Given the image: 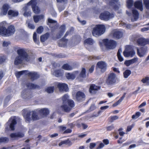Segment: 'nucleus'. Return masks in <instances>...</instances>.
Wrapping results in <instances>:
<instances>
[{"label": "nucleus", "instance_id": "nucleus-1", "mask_svg": "<svg viewBox=\"0 0 149 149\" xmlns=\"http://www.w3.org/2000/svg\"><path fill=\"white\" fill-rule=\"evenodd\" d=\"M27 49L24 48L18 49L17 51L18 56L15 58V65H26L30 60V57L27 53Z\"/></svg>", "mask_w": 149, "mask_h": 149}, {"label": "nucleus", "instance_id": "nucleus-2", "mask_svg": "<svg viewBox=\"0 0 149 149\" xmlns=\"http://www.w3.org/2000/svg\"><path fill=\"white\" fill-rule=\"evenodd\" d=\"M69 98V96L67 94H65L62 97L63 103L64 104L61 105V107L63 110L65 112L70 111L75 106L74 101Z\"/></svg>", "mask_w": 149, "mask_h": 149}, {"label": "nucleus", "instance_id": "nucleus-3", "mask_svg": "<svg viewBox=\"0 0 149 149\" xmlns=\"http://www.w3.org/2000/svg\"><path fill=\"white\" fill-rule=\"evenodd\" d=\"M93 27L92 34L95 37L99 36L103 34L106 30L105 26L102 24L93 25L91 26Z\"/></svg>", "mask_w": 149, "mask_h": 149}, {"label": "nucleus", "instance_id": "nucleus-4", "mask_svg": "<svg viewBox=\"0 0 149 149\" xmlns=\"http://www.w3.org/2000/svg\"><path fill=\"white\" fill-rule=\"evenodd\" d=\"M118 81L116 74L113 72L109 74L105 80V83L108 85L112 86Z\"/></svg>", "mask_w": 149, "mask_h": 149}, {"label": "nucleus", "instance_id": "nucleus-5", "mask_svg": "<svg viewBox=\"0 0 149 149\" xmlns=\"http://www.w3.org/2000/svg\"><path fill=\"white\" fill-rule=\"evenodd\" d=\"M125 56L126 57H132L135 54V52L133 47L130 46H127L123 52Z\"/></svg>", "mask_w": 149, "mask_h": 149}, {"label": "nucleus", "instance_id": "nucleus-6", "mask_svg": "<svg viewBox=\"0 0 149 149\" xmlns=\"http://www.w3.org/2000/svg\"><path fill=\"white\" fill-rule=\"evenodd\" d=\"M38 2V0H31L28 3L30 6L31 5L33 11L37 14L40 13V8L37 5Z\"/></svg>", "mask_w": 149, "mask_h": 149}, {"label": "nucleus", "instance_id": "nucleus-7", "mask_svg": "<svg viewBox=\"0 0 149 149\" xmlns=\"http://www.w3.org/2000/svg\"><path fill=\"white\" fill-rule=\"evenodd\" d=\"M75 97L76 101L81 102L85 100L86 95L84 92L79 91L76 93Z\"/></svg>", "mask_w": 149, "mask_h": 149}, {"label": "nucleus", "instance_id": "nucleus-8", "mask_svg": "<svg viewBox=\"0 0 149 149\" xmlns=\"http://www.w3.org/2000/svg\"><path fill=\"white\" fill-rule=\"evenodd\" d=\"M114 17V15L111 14L109 12L106 11L101 13L100 16V18L102 20L107 21Z\"/></svg>", "mask_w": 149, "mask_h": 149}, {"label": "nucleus", "instance_id": "nucleus-9", "mask_svg": "<svg viewBox=\"0 0 149 149\" xmlns=\"http://www.w3.org/2000/svg\"><path fill=\"white\" fill-rule=\"evenodd\" d=\"M104 45L108 49H113L116 46V43L115 41L109 40L108 39H104L103 40Z\"/></svg>", "mask_w": 149, "mask_h": 149}, {"label": "nucleus", "instance_id": "nucleus-10", "mask_svg": "<svg viewBox=\"0 0 149 149\" xmlns=\"http://www.w3.org/2000/svg\"><path fill=\"white\" fill-rule=\"evenodd\" d=\"M148 48L146 46L142 47L139 49L137 48V54L140 57H143L145 55L148 51Z\"/></svg>", "mask_w": 149, "mask_h": 149}, {"label": "nucleus", "instance_id": "nucleus-11", "mask_svg": "<svg viewBox=\"0 0 149 149\" xmlns=\"http://www.w3.org/2000/svg\"><path fill=\"white\" fill-rule=\"evenodd\" d=\"M30 8L31 7H30V5L28 3L25 5L23 8L22 11L23 12V15L25 17H28L31 16V13L30 11Z\"/></svg>", "mask_w": 149, "mask_h": 149}, {"label": "nucleus", "instance_id": "nucleus-12", "mask_svg": "<svg viewBox=\"0 0 149 149\" xmlns=\"http://www.w3.org/2000/svg\"><path fill=\"white\" fill-rule=\"evenodd\" d=\"M113 37L116 39H119L123 36V33L121 31L118 30H114L112 32Z\"/></svg>", "mask_w": 149, "mask_h": 149}, {"label": "nucleus", "instance_id": "nucleus-13", "mask_svg": "<svg viewBox=\"0 0 149 149\" xmlns=\"http://www.w3.org/2000/svg\"><path fill=\"white\" fill-rule=\"evenodd\" d=\"M57 86L60 91L66 92L69 90L68 85L65 83H59L57 84Z\"/></svg>", "mask_w": 149, "mask_h": 149}, {"label": "nucleus", "instance_id": "nucleus-14", "mask_svg": "<svg viewBox=\"0 0 149 149\" xmlns=\"http://www.w3.org/2000/svg\"><path fill=\"white\" fill-rule=\"evenodd\" d=\"M38 113L42 117V118L44 117H46L49 114V111L48 109L44 108L38 111Z\"/></svg>", "mask_w": 149, "mask_h": 149}, {"label": "nucleus", "instance_id": "nucleus-15", "mask_svg": "<svg viewBox=\"0 0 149 149\" xmlns=\"http://www.w3.org/2000/svg\"><path fill=\"white\" fill-rule=\"evenodd\" d=\"M26 75L30 77L32 81L36 79L39 77V75L35 72H29L28 71Z\"/></svg>", "mask_w": 149, "mask_h": 149}, {"label": "nucleus", "instance_id": "nucleus-16", "mask_svg": "<svg viewBox=\"0 0 149 149\" xmlns=\"http://www.w3.org/2000/svg\"><path fill=\"white\" fill-rule=\"evenodd\" d=\"M137 42L139 45L140 46H144L147 44L149 45V39L140 38L137 40Z\"/></svg>", "mask_w": 149, "mask_h": 149}, {"label": "nucleus", "instance_id": "nucleus-17", "mask_svg": "<svg viewBox=\"0 0 149 149\" xmlns=\"http://www.w3.org/2000/svg\"><path fill=\"white\" fill-rule=\"evenodd\" d=\"M15 31V27L14 26H9L6 30V36H9L13 35Z\"/></svg>", "mask_w": 149, "mask_h": 149}, {"label": "nucleus", "instance_id": "nucleus-18", "mask_svg": "<svg viewBox=\"0 0 149 149\" xmlns=\"http://www.w3.org/2000/svg\"><path fill=\"white\" fill-rule=\"evenodd\" d=\"M9 8V6L8 4H4L2 8L0 9V15L1 16L6 15L7 14Z\"/></svg>", "mask_w": 149, "mask_h": 149}, {"label": "nucleus", "instance_id": "nucleus-19", "mask_svg": "<svg viewBox=\"0 0 149 149\" xmlns=\"http://www.w3.org/2000/svg\"><path fill=\"white\" fill-rule=\"evenodd\" d=\"M19 13L16 10H10L8 13V17L10 19H12L14 17L17 16Z\"/></svg>", "mask_w": 149, "mask_h": 149}, {"label": "nucleus", "instance_id": "nucleus-20", "mask_svg": "<svg viewBox=\"0 0 149 149\" xmlns=\"http://www.w3.org/2000/svg\"><path fill=\"white\" fill-rule=\"evenodd\" d=\"M86 70L84 68H82L77 78L78 79L81 80V81H82L84 79L86 78Z\"/></svg>", "mask_w": 149, "mask_h": 149}, {"label": "nucleus", "instance_id": "nucleus-21", "mask_svg": "<svg viewBox=\"0 0 149 149\" xmlns=\"http://www.w3.org/2000/svg\"><path fill=\"white\" fill-rule=\"evenodd\" d=\"M68 42V39L63 38L61 39L58 41V45L59 47H65L67 46Z\"/></svg>", "mask_w": 149, "mask_h": 149}, {"label": "nucleus", "instance_id": "nucleus-22", "mask_svg": "<svg viewBox=\"0 0 149 149\" xmlns=\"http://www.w3.org/2000/svg\"><path fill=\"white\" fill-rule=\"evenodd\" d=\"M65 29V26L63 25L59 28V32L57 33L56 36L57 38H60L63 35Z\"/></svg>", "mask_w": 149, "mask_h": 149}, {"label": "nucleus", "instance_id": "nucleus-23", "mask_svg": "<svg viewBox=\"0 0 149 149\" xmlns=\"http://www.w3.org/2000/svg\"><path fill=\"white\" fill-rule=\"evenodd\" d=\"M32 119L33 121L39 120L42 118V117L38 113V111H33L31 116Z\"/></svg>", "mask_w": 149, "mask_h": 149}, {"label": "nucleus", "instance_id": "nucleus-24", "mask_svg": "<svg viewBox=\"0 0 149 149\" xmlns=\"http://www.w3.org/2000/svg\"><path fill=\"white\" fill-rule=\"evenodd\" d=\"M7 29L2 23H0V35L6 36Z\"/></svg>", "mask_w": 149, "mask_h": 149}, {"label": "nucleus", "instance_id": "nucleus-25", "mask_svg": "<svg viewBox=\"0 0 149 149\" xmlns=\"http://www.w3.org/2000/svg\"><path fill=\"white\" fill-rule=\"evenodd\" d=\"M26 85V87L30 89H35L36 88L39 89L40 88V86H39L32 83H28Z\"/></svg>", "mask_w": 149, "mask_h": 149}, {"label": "nucleus", "instance_id": "nucleus-26", "mask_svg": "<svg viewBox=\"0 0 149 149\" xmlns=\"http://www.w3.org/2000/svg\"><path fill=\"white\" fill-rule=\"evenodd\" d=\"M53 74L56 77H62L63 74V72L61 69L57 70L54 71Z\"/></svg>", "mask_w": 149, "mask_h": 149}, {"label": "nucleus", "instance_id": "nucleus-27", "mask_svg": "<svg viewBox=\"0 0 149 149\" xmlns=\"http://www.w3.org/2000/svg\"><path fill=\"white\" fill-rule=\"evenodd\" d=\"M100 88V86H96L95 84H91L89 89V91L90 93L92 92L93 91H98Z\"/></svg>", "mask_w": 149, "mask_h": 149}, {"label": "nucleus", "instance_id": "nucleus-28", "mask_svg": "<svg viewBox=\"0 0 149 149\" xmlns=\"http://www.w3.org/2000/svg\"><path fill=\"white\" fill-rule=\"evenodd\" d=\"M134 6L136 8L140 10L141 11H143V8L142 2L141 1L135 2L134 4Z\"/></svg>", "mask_w": 149, "mask_h": 149}, {"label": "nucleus", "instance_id": "nucleus-29", "mask_svg": "<svg viewBox=\"0 0 149 149\" xmlns=\"http://www.w3.org/2000/svg\"><path fill=\"white\" fill-rule=\"evenodd\" d=\"M17 33L19 36L23 39H24V38H26L27 37L26 33L23 29L19 30L17 32Z\"/></svg>", "mask_w": 149, "mask_h": 149}, {"label": "nucleus", "instance_id": "nucleus-30", "mask_svg": "<svg viewBox=\"0 0 149 149\" xmlns=\"http://www.w3.org/2000/svg\"><path fill=\"white\" fill-rule=\"evenodd\" d=\"M132 12L134 18H132L131 20L133 22L136 20L138 18L139 13L137 11L135 10H132Z\"/></svg>", "mask_w": 149, "mask_h": 149}, {"label": "nucleus", "instance_id": "nucleus-31", "mask_svg": "<svg viewBox=\"0 0 149 149\" xmlns=\"http://www.w3.org/2000/svg\"><path fill=\"white\" fill-rule=\"evenodd\" d=\"M17 122L15 119H13L9 125L10 128L12 130H15V125L17 124Z\"/></svg>", "mask_w": 149, "mask_h": 149}, {"label": "nucleus", "instance_id": "nucleus-32", "mask_svg": "<svg viewBox=\"0 0 149 149\" xmlns=\"http://www.w3.org/2000/svg\"><path fill=\"white\" fill-rule=\"evenodd\" d=\"M137 60V58H134L132 59L126 61L124 64L126 65H130L136 62Z\"/></svg>", "mask_w": 149, "mask_h": 149}, {"label": "nucleus", "instance_id": "nucleus-33", "mask_svg": "<svg viewBox=\"0 0 149 149\" xmlns=\"http://www.w3.org/2000/svg\"><path fill=\"white\" fill-rule=\"evenodd\" d=\"M49 36V34L47 33L44 35L41 36L40 37V40L41 42H44L47 40Z\"/></svg>", "mask_w": 149, "mask_h": 149}, {"label": "nucleus", "instance_id": "nucleus-34", "mask_svg": "<svg viewBox=\"0 0 149 149\" xmlns=\"http://www.w3.org/2000/svg\"><path fill=\"white\" fill-rule=\"evenodd\" d=\"M63 144H68L69 146H70L72 144L71 141L69 139L64 140L61 141L58 144V146H61Z\"/></svg>", "mask_w": 149, "mask_h": 149}, {"label": "nucleus", "instance_id": "nucleus-35", "mask_svg": "<svg viewBox=\"0 0 149 149\" xmlns=\"http://www.w3.org/2000/svg\"><path fill=\"white\" fill-rule=\"evenodd\" d=\"M44 18L42 15H36L33 17V19L35 22H38L40 20Z\"/></svg>", "mask_w": 149, "mask_h": 149}, {"label": "nucleus", "instance_id": "nucleus-36", "mask_svg": "<svg viewBox=\"0 0 149 149\" xmlns=\"http://www.w3.org/2000/svg\"><path fill=\"white\" fill-rule=\"evenodd\" d=\"M27 72H28V71L26 70L18 71L15 73V75L17 78H19L21 75L24 74L26 75Z\"/></svg>", "mask_w": 149, "mask_h": 149}, {"label": "nucleus", "instance_id": "nucleus-37", "mask_svg": "<svg viewBox=\"0 0 149 149\" xmlns=\"http://www.w3.org/2000/svg\"><path fill=\"white\" fill-rule=\"evenodd\" d=\"M131 73V72L130 70H126L123 73L124 77L125 78H127Z\"/></svg>", "mask_w": 149, "mask_h": 149}, {"label": "nucleus", "instance_id": "nucleus-38", "mask_svg": "<svg viewBox=\"0 0 149 149\" xmlns=\"http://www.w3.org/2000/svg\"><path fill=\"white\" fill-rule=\"evenodd\" d=\"M65 76L68 79H74L75 77V75L74 74L69 73L66 74Z\"/></svg>", "mask_w": 149, "mask_h": 149}, {"label": "nucleus", "instance_id": "nucleus-39", "mask_svg": "<svg viewBox=\"0 0 149 149\" xmlns=\"http://www.w3.org/2000/svg\"><path fill=\"white\" fill-rule=\"evenodd\" d=\"M118 118V116H111L108 118V120L109 122L112 123Z\"/></svg>", "mask_w": 149, "mask_h": 149}, {"label": "nucleus", "instance_id": "nucleus-40", "mask_svg": "<svg viewBox=\"0 0 149 149\" xmlns=\"http://www.w3.org/2000/svg\"><path fill=\"white\" fill-rule=\"evenodd\" d=\"M94 42V40L91 38H89L86 39L84 41V43L87 44L92 45Z\"/></svg>", "mask_w": 149, "mask_h": 149}, {"label": "nucleus", "instance_id": "nucleus-41", "mask_svg": "<svg viewBox=\"0 0 149 149\" xmlns=\"http://www.w3.org/2000/svg\"><path fill=\"white\" fill-rule=\"evenodd\" d=\"M62 68L65 70H71L74 68V66H62Z\"/></svg>", "mask_w": 149, "mask_h": 149}, {"label": "nucleus", "instance_id": "nucleus-42", "mask_svg": "<svg viewBox=\"0 0 149 149\" xmlns=\"http://www.w3.org/2000/svg\"><path fill=\"white\" fill-rule=\"evenodd\" d=\"M51 64L52 65H69V64L68 63H65V61H60L58 63H56L54 61H52V62Z\"/></svg>", "mask_w": 149, "mask_h": 149}, {"label": "nucleus", "instance_id": "nucleus-43", "mask_svg": "<svg viewBox=\"0 0 149 149\" xmlns=\"http://www.w3.org/2000/svg\"><path fill=\"white\" fill-rule=\"evenodd\" d=\"M54 86L48 87L45 89V91L48 93H50L53 92L54 90Z\"/></svg>", "mask_w": 149, "mask_h": 149}, {"label": "nucleus", "instance_id": "nucleus-44", "mask_svg": "<svg viewBox=\"0 0 149 149\" xmlns=\"http://www.w3.org/2000/svg\"><path fill=\"white\" fill-rule=\"evenodd\" d=\"M116 3L117 2L116 1H113L110 2V4L113 7L115 10H117L118 9L119 7L116 5Z\"/></svg>", "mask_w": 149, "mask_h": 149}, {"label": "nucleus", "instance_id": "nucleus-45", "mask_svg": "<svg viewBox=\"0 0 149 149\" xmlns=\"http://www.w3.org/2000/svg\"><path fill=\"white\" fill-rule=\"evenodd\" d=\"M141 81L143 83H146L147 85H149V77H146L144 78Z\"/></svg>", "mask_w": 149, "mask_h": 149}, {"label": "nucleus", "instance_id": "nucleus-46", "mask_svg": "<svg viewBox=\"0 0 149 149\" xmlns=\"http://www.w3.org/2000/svg\"><path fill=\"white\" fill-rule=\"evenodd\" d=\"M25 120L26 122L30 123L31 120L30 113H27L25 116Z\"/></svg>", "mask_w": 149, "mask_h": 149}, {"label": "nucleus", "instance_id": "nucleus-47", "mask_svg": "<svg viewBox=\"0 0 149 149\" xmlns=\"http://www.w3.org/2000/svg\"><path fill=\"white\" fill-rule=\"evenodd\" d=\"M107 66H96V68H99L101 69V72H104L106 70Z\"/></svg>", "mask_w": 149, "mask_h": 149}, {"label": "nucleus", "instance_id": "nucleus-48", "mask_svg": "<svg viewBox=\"0 0 149 149\" xmlns=\"http://www.w3.org/2000/svg\"><path fill=\"white\" fill-rule=\"evenodd\" d=\"M127 7L130 8L133 5V1L132 0H127Z\"/></svg>", "mask_w": 149, "mask_h": 149}, {"label": "nucleus", "instance_id": "nucleus-49", "mask_svg": "<svg viewBox=\"0 0 149 149\" xmlns=\"http://www.w3.org/2000/svg\"><path fill=\"white\" fill-rule=\"evenodd\" d=\"M8 139L6 137H1L0 138V143L2 142H8Z\"/></svg>", "mask_w": 149, "mask_h": 149}, {"label": "nucleus", "instance_id": "nucleus-50", "mask_svg": "<svg viewBox=\"0 0 149 149\" xmlns=\"http://www.w3.org/2000/svg\"><path fill=\"white\" fill-rule=\"evenodd\" d=\"M59 131L60 132H64L66 129V127L64 125H60L58 127Z\"/></svg>", "mask_w": 149, "mask_h": 149}, {"label": "nucleus", "instance_id": "nucleus-51", "mask_svg": "<svg viewBox=\"0 0 149 149\" xmlns=\"http://www.w3.org/2000/svg\"><path fill=\"white\" fill-rule=\"evenodd\" d=\"M141 115V113L139 112H137L135 114L133 115L132 116V118L134 119L135 118H138Z\"/></svg>", "mask_w": 149, "mask_h": 149}, {"label": "nucleus", "instance_id": "nucleus-52", "mask_svg": "<svg viewBox=\"0 0 149 149\" xmlns=\"http://www.w3.org/2000/svg\"><path fill=\"white\" fill-rule=\"evenodd\" d=\"M43 28L42 26H39L37 29V32L39 34L41 33L43 31Z\"/></svg>", "mask_w": 149, "mask_h": 149}, {"label": "nucleus", "instance_id": "nucleus-53", "mask_svg": "<svg viewBox=\"0 0 149 149\" xmlns=\"http://www.w3.org/2000/svg\"><path fill=\"white\" fill-rule=\"evenodd\" d=\"M33 38L34 42L36 43L39 40V37H37V34L36 33H34L33 35Z\"/></svg>", "mask_w": 149, "mask_h": 149}, {"label": "nucleus", "instance_id": "nucleus-54", "mask_svg": "<svg viewBox=\"0 0 149 149\" xmlns=\"http://www.w3.org/2000/svg\"><path fill=\"white\" fill-rule=\"evenodd\" d=\"M143 1L146 9L149 10V0H143Z\"/></svg>", "mask_w": 149, "mask_h": 149}, {"label": "nucleus", "instance_id": "nucleus-55", "mask_svg": "<svg viewBox=\"0 0 149 149\" xmlns=\"http://www.w3.org/2000/svg\"><path fill=\"white\" fill-rule=\"evenodd\" d=\"M114 127L113 125L112 124L110 126L107 127L106 129L107 131H111L114 129Z\"/></svg>", "mask_w": 149, "mask_h": 149}, {"label": "nucleus", "instance_id": "nucleus-56", "mask_svg": "<svg viewBox=\"0 0 149 149\" xmlns=\"http://www.w3.org/2000/svg\"><path fill=\"white\" fill-rule=\"evenodd\" d=\"M72 132V130L69 128H68L66 129L63 132V134H69L71 133Z\"/></svg>", "mask_w": 149, "mask_h": 149}, {"label": "nucleus", "instance_id": "nucleus-57", "mask_svg": "<svg viewBox=\"0 0 149 149\" xmlns=\"http://www.w3.org/2000/svg\"><path fill=\"white\" fill-rule=\"evenodd\" d=\"M16 135L17 137H18L20 138L23 137L24 136V134L20 132H18L16 133Z\"/></svg>", "mask_w": 149, "mask_h": 149}, {"label": "nucleus", "instance_id": "nucleus-58", "mask_svg": "<svg viewBox=\"0 0 149 149\" xmlns=\"http://www.w3.org/2000/svg\"><path fill=\"white\" fill-rule=\"evenodd\" d=\"M6 59V57L4 56L0 57V64H1L4 62Z\"/></svg>", "mask_w": 149, "mask_h": 149}, {"label": "nucleus", "instance_id": "nucleus-59", "mask_svg": "<svg viewBox=\"0 0 149 149\" xmlns=\"http://www.w3.org/2000/svg\"><path fill=\"white\" fill-rule=\"evenodd\" d=\"M123 25H124L125 27L127 29H131L132 27V26L129 24H126L125 23H123Z\"/></svg>", "mask_w": 149, "mask_h": 149}, {"label": "nucleus", "instance_id": "nucleus-60", "mask_svg": "<svg viewBox=\"0 0 149 149\" xmlns=\"http://www.w3.org/2000/svg\"><path fill=\"white\" fill-rule=\"evenodd\" d=\"M104 145V143H100L99 146L96 148V149H100L103 147Z\"/></svg>", "mask_w": 149, "mask_h": 149}, {"label": "nucleus", "instance_id": "nucleus-61", "mask_svg": "<svg viewBox=\"0 0 149 149\" xmlns=\"http://www.w3.org/2000/svg\"><path fill=\"white\" fill-rule=\"evenodd\" d=\"M95 109V106L93 104L91 105L89 109V111H91L94 110Z\"/></svg>", "mask_w": 149, "mask_h": 149}, {"label": "nucleus", "instance_id": "nucleus-62", "mask_svg": "<svg viewBox=\"0 0 149 149\" xmlns=\"http://www.w3.org/2000/svg\"><path fill=\"white\" fill-rule=\"evenodd\" d=\"M106 64V63L104 62L100 61L97 63V65H105Z\"/></svg>", "mask_w": 149, "mask_h": 149}, {"label": "nucleus", "instance_id": "nucleus-63", "mask_svg": "<svg viewBox=\"0 0 149 149\" xmlns=\"http://www.w3.org/2000/svg\"><path fill=\"white\" fill-rule=\"evenodd\" d=\"M96 143H91L90 144L89 148L91 149L94 148L96 146Z\"/></svg>", "mask_w": 149, "mask_h": 149}, {"label": "nucleus", "instance_id": "nucleus-64", "mask_svg": "<svg viewBox=\"0 0 149 149\" xmlns=\"http://www.w3.org/2000/svg\"><path fill=\"white\" fill-rule=\"evenodd\" d=\"M122 101L120 99L113 105V107H115L119 104Z\"/></svg>", "mask_w": 149, "mask_h": 149}]
</instances>
